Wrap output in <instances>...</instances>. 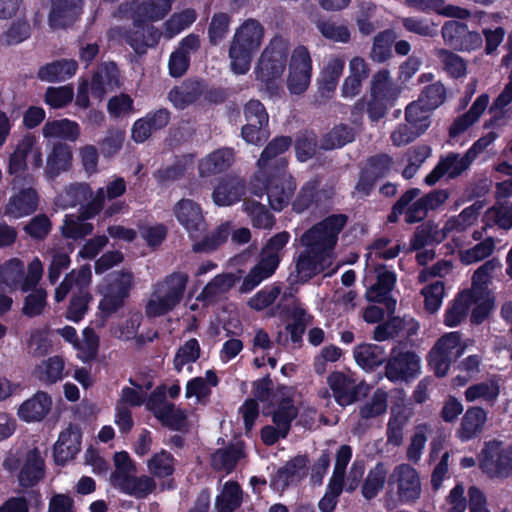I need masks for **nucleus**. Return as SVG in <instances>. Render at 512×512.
Wrapping results in <instances>:
<instances>
[{"label":"nucleus","mask_w":512,"mask_h":512,"mask_svg":"<svg viewBox=\"0 0 512 512\" xmlns=\"http://www.w3.org/2000/svg\"><path fill=\"white\" fill-rule=\"evenodd\" d=\"M312 77V59L305 46H297L291 54L286 80L287 89L292 95L305 93Z\"/></svg>","instance_id":"4468645a"},{"label":"nucleus","mask_w":512,"mask_h":512,"mask_svg":"<svg viewBox=\"0 0 512 512\" xmlns=\"http://www.w3.org/2000/svg\"><path fill=\"white\" fill-rule=\"evenodd\" d=\"M401 23L406 31L421 37L433 38L438 34V25L429 18L403 17Z\"/></svg>","instance_id":"e2e57ef3"},{"label":"nucleus","mask_w":512,"mask_h":512,"mask_svg":"<svg viewBox=\"0 0 512 512\" xmlns=\"http://www.w3.org/2000/svg\"><path fill=\"white\" fill-rule=\"evenodd\" d=\"M353 355L357 364L365 369L372 370L385 360L384 348L376 344H360L354 348Z\"/></svg>","instance_id":"de8ad7c7"},{"label":"nucleus","mask_w":512,"mask_h":512,"mask_svg":"<svg viewBox=\"0 0 512 512\" xmlns=\"http://www.w3.org/2000/svg\"><path fill=\"white\" fill-rule=\"evenodd\" d=\"M234 152L230 148H221L213 151L199 162V173L202 177L221 173L234 163Z\"/></svg>","instance_id":"c756f323"},{"label":"nucleus","mask_w":512,"mask_h":512,"mask_svg":"<svg viewBox=\"0 0 512 512\" xmlns=\"http://www.w3.org/2000/svg\"><path fill=\"white\" fill-rule=\"evenodd\" d=\"M404 5L418 12H434L445 17L464 19L470 15L464 8L445 5V0H404Z\"/></svg>","instance_id":"bb28decb"},{"label":"nucleus","mask_w":512,"mask_h":512,"mask_svg":"<svg viewBox=\"0 0 512 512\" xmlns=\"http://www.w3.org/2000/svg\"><path fill=\"white\" fill-rule=\"evenodd\" d=\"M292 144V140L287 136H280L271 141L266 148L262 151L261 156L258 160V170L254 175V182L260 180V177H265L266 171L275 169L277 171H284L286 161L280 156L289 149ZM256 189V183L253 184ZM257 194L258 191L254 190Z\"/></svg>","instance_id":"6ab92c4d"},{"label":"nucleus","mask_w":512,"mask_h":512,"mask_svg":"<svg viewBox=\"0 0 512 512\" xmlns=\"http://www.w3.org/2000/svg\"><path fill=\"white\" fill-rule=\"evenodd\" d=\"M388 394L377 389L373 395L359 407V415L362 420H369L383 415L387 411Z\"/></svg>","instance_id":"13d9d810"},{"label":"nucleus","mask_w":512,"mask_h":512,"mask_svg":"<svg viewBox=\"0 0 512 512\" xmlns=\"http://www.w3.org/2000/svg\"><path fill=\"white\" fill-rule=\"evenodd\" d=\"M345 67V59L340 56H329L318 78L319 89L322 93L330 94L335 91L339 78Z\"/></svg>","instance_id":"473e14b6"},{"label":"nucleus","mask_w":512,"mask_h":512,"mask_svg":"<svg viewBox=\"0 0 512 512\" xmlns=\"http://www.w3.org/2000/svg\"><path fill=\"white\" fill-rule=\"evenodd\" d=\"M264 34L263 25L255 19H247L235 29L228 50L230 69L234 74L244 75L250 70L253 56L262 46Z\"/></svg>","instance_id":"7ed1b4c3"},{"label":"nucleus","mask_w":512,"mask_h":512,"mask_svg":"<svg viewBox=\"0 0 512 512\" xmlns=\"http://www.w3.org/2000/svg\"><path fill=\"white\" fill-rule=\"evenodd\" d=\"M242 490L237 482H226L215 501V508L218 512H233L242 503Z\"/></svg>","instance_id":"8fccbe9b"},{"label":"nucleus","mask_w":512,"mask_h":512,"mask_svg":"<svg viewBox=\"0 0 512 512\" xmlns=\"http://www.w3.org/2000/svg\"><path fill=\"white\" fill-rule=\"evenodd\" d=\"M78 64L75 60H58L49 63L39 69L38 76L47 82L64 81L71 78L77 71Z\"/></svg>","instance_id":"a18cd8bd"},{"label":"nucleus","mask_w":512,"mask_h":512,"mask_svg":"<svg viewBox=\"0 0 512 512\" xmlns=\"http://www.w3.org/2000/svg\"><path fill=\"white\" fill-rule=\"evenodd\" d=\"M156 488L155 480L147 475L130 477L122 486L118 488L121 492L136 497L145 498Z\"/></svg>","instance_id":"4d7b16f0"},{"label":"nucleus","mask_w":512,"mask_h":512,"mask_svg":"<svg viewBox=\"0 0 512 512\" xmlns=\"http://www.w3.org/2000/svg\"><path fill=\"white\" fill-rule=\"evenodd\" d=\"M290 239L288 232H280L274 235L262 248L258 263L249 271L243 279L240 291L248 293L262 281L269 278L276 271L283 249Z\"/></svg>","instance_id":"423d86ee"},{"label":"nucleus","mask_w":512,"mask_h":512,"mask_svg":"<svg viewBox=\"0 0 512 512\" xmlns=\"http://www.w3.org/2000/svg\"><path fill=\"white\" fill-rule=\"evenodd\" d=\"M245 192L244 181L229 178L221 181L214 189L213 201L218 206H231L238 202Z\"/></svg>","instance_id":"c9c22d12"},{"label":"nucleus","mask_w":512,"mask_h":512,"mask_svg":"<svg viewBox=\"0 0 512 512\" xmlns=\"http://www.w3.org/2000/svg\"><path fill=\"white\" fill-rule=\"evenodd\" d=\"M133 286V275L128 271L110 274L98 285V293L102 295L99 309L105 315H110L122 307Z\"/></svg>","instance_id":"f8f14e48"},{"label":"nucleus","mask_w":512,"mask_h":512,"mask_svg":"<svg viewBox=\"0 0 512 512\" xmlns=\"http://www.w3.org/2000/svg\"><path fill=\"white\" fill-rule=\"evenodd\" d=\"M118 86V71L113 63L102 64L91 83L93 97L101 100L106 93L112 91Z\"/></svg>","instance_id":"f704fd0d"},{"label":"nucleus","mask_w":512,"mask_h":512,"mask_svg":"<svg viewBox=\"0 0 512 512\" xmlns=\"http://www.w3.org/2000/svg\"><path fill=\"white\" fill-rule=\"evenodd\" d=\"M134 4H129L133 14L131 16L132 23L128 27H115L110 31L112 38L119 41H125L136 52H144L148 47L155 46L161 36V33L153 26L145 23L140 18L141 12L132 7Z\"/></svg>","instance_id":"1a4fd4ad"},{"label":"nucleus","mask_w":512,"mask_h":512,"mask_svg":"<svg viewBox=\"0 0 512 512\" xmlns=\"http://www.w3.org/2000/svg\"><path fill=\"white\" fill-rule=\"evenodd\" d=\"M363 282L367 287L365 296L369 302H385L395 285L396 276L386 266L366 265Z\"/></svg>","instance_id":"2eb2a0df"},{"label":"nucleus","mask_w":512,"mask_h":512,"mask_svg":"<svg viewBox=\"0 0 512 512\" xmlns=\"http://www.w3.org/2000/svg\"><path fill=\"white\" fill-rule=\"evenodd\" d=\"M202 94V86L198 81H185L173 87L168 93V99L177 109H184L194 103Z\"/></svg>","instance_id":"79ce46f5"},{"label":"nucleus","mask_w":512,"mask_h":512,"mask_svg":"<svg viewBox=\"0 0 512 512\" xmlns=\"http://www.w3.org/2000/svg\"><path fill=\"white\" fill-rule=\"evenodd\" d=\"M289 322L286 329L290 333L291 340L298 342L307 325L310 324L312 316L298 302H294L289 312Z\"/></svg>","instance_id":"6e6d98bb"},{"label":"nucleus","mask_w":512,"mask_h":512,"mask_svg":"<svg viewBox=\"0 0 512 512\" xmlns=\"http://www.w3.org/2000/svg\"><path fill=\"white\" fill-rule=\"evenodd\" d=\"M146 406L164 425L175 430L185 426L187 411L164 400V393L157 389L146 402Z\"/></svg>","instance_id":"4be33fe9"},{"label":"nucleus","mask_w":512,"mask_h":512,"mask_svg":"<svg viewBox=\"0 0 512 512\" xmlns=\"http://www.w3.org/2000/svg\"><path fill=\"white\" fill-rule=\"evenodd\" d=\"M487 226L498 225L502 229L512 227V204L505 203L488 209L483 218Z\"/></svg>","instance_id":"774afa93"},{"label":"nucleus","mask_w":512,"mask_h":512,"mask_svg":"<svg viewBox=\"0 0 512 512\" xmlns=\"http://www.w3.org/2000/svg\"><path fill=\"white\" fill-rule=\"evenodd\" d=\"M81 433L78 428L68 427L59 435L54 446V456L58 463L73 459L80 451Z\"/></svg>","instance_id":"c85d7f7f"},{"label":"nucleus","mask_w":512,"mask_h":512,"mask_svg":"<svg viewBox=\"0 0 512 512\" xmlns=\"http://www.w3.org/2000/svg\"><path fill=\"white\" fill-rule=\"evenodd\" d=\"M307 460L298 456L281 467L271 480V487L283 491L290 483L298 481L306 475Z\"/></svg>","instance_id":"cd10ccee"},{"label":"nucleus","mask_w":512,"mask_h":512,"mask_svg":"<svg viewBox=\"0 0 512 512\" xmlns=\"http://www.w3.org/2000/svg\"><path fill=\"white\" fill-rule=\"evenodd\" d=\"M432 111L416 101L410 103L405 110V121L423 134L431 124Z\"/></svg>","instance_id":"052dcab7"},{"label":"nucleus","mask_w":512,"mask_h":512,"mask_svg":"<svg viewBox=\"0 0 512 512\" xmlns=\"http://www.w3.org/2000/svg\"><path fill=\"white\" fill-rule=\"evenodd\" d=\"M200 356V346L196 339H189L176 352L174 358V367L178 372H181L185 366L188 371H191V364L194 363Z\"/></svg>","instance_id":"69168bd1"},{"label":"nucleus","mask_w":512,"mask_h":512,"mask_svg":"<svg viewBox=\"0 0 512 512\" xmlns=\"http://www.w3.org/2000/svg\"><path fill=\"white\" fill-rule=\"evenodd\" d=\"M494 249L495 240L488 237L471 248L460 250L459 258L463 264L471 265L489 257Z\"/></svg>","instance_id":"680f3d73"},{"label":"nucleus","mask_w":512,"mask_h":512,"mask_svg":"<svg viewBox=\"0 0 512 512\" xmlns=\"http://www.w3.org/2000/svg\"><path fill=\"white\" fill-rule=\"evenodd\" d=\"M113 461L115 469L111 473L110 483L118 489L136 473V465L125 451L115 453Z\"/></svg>","instance_id":"603ef678"},{"label":"nucleus","mask_w":512,"mask_h":512,"mask_svg":"<svg viewBox=\"0 0 512 512\" xmlns=\"http://www.w3.org/2000/svg\"><path fill=\"white\" fill-rule=\"evenodd\" d=\"M346 220L342 214L329 216L301 236L300 243L305 249L296 263L300 280L306 281L332 264L338 235Z\"/></svg>","instance_id":"f257e3e1"},{"label":"nucleus","mask_w":512,"mask_h":512,"mask_svg":"<svg viewBox=\"0 0 512 512\" xmlns=\"http://www.w3.org/2000/svg\"><path fill=\"white\" fill-rule=\"evenodd\" d=\"M392 159L388 155H379L370 160L369 168L362 174L356 189L367 194L372 187V183L368 181L371 177L384 176L392 167Z\"/></svg>","instance_id":"864d4df0"},{"label":"nucleus","mask_w":512,"mask_h":512,"mask_svg":"<svg viewBox=\"0 0 512 512\" xmlns=\"http://www.w3.org/2000/svg\"><path fill=\"white\" fill-rule=\"evenodd\" d=\"M255 183L258 193L256 194L254 191V178L251 181L252 193L261 197L264 191H266L268 202L272 209L276 211H281L289 204L295 190V184L291 176L287 175L284 171H277L275 174L266 171L265 177H260V180Z\"/></svg>","instance_id":"6e6552de"},{"label":"nucleus","mask_w":512,"mask_h":512,"mask_svg":"<svg viewBox=\"0 0 512 512\" xmlns=\"http://www.w3.org/2000/svg\"><path fill=\"white\" fill-rule=\"evenodd\" d=\"M272 422L281 427L282 432H289L292 421L298 414L296 392L292 387H279L272 398Z\"/></svg>","instance_id":"a211bd4d"},{"label":"nucleus","mask_w":512,"mask_h":512,"mask_svg":"<svg viewBox=\"0 0 512 512\" xmlns=\"http://www.w3.org/2000/svg\"><path fill=\"white\" fill-rule=\"evenodd\" d=\"M464 395L467 402L481 401L488 405H494L500 395L499 381L491 378L475 383L466 389Z\"/></svg>","instance_id":"a19ab883"},{"label":"nucleus","mask_w":512,"mask_h":512,"mask_svg":"<svg viewBox=\"0 0 512 512\" xmlns=\"http://www.w3.org/2000/svg\"><path fill=\"white\" fill-rule=\"evenodd\" d=\"M187 282V274L177 272L155 284L146 303V315L158 317L172 311L182 301Z\"/></svg>","instance_id":"39448f33"},{"label":"nucleus","mask_w":512,"mask_h":512,"mask_svg":"<svg viewBox=\"0 0 512 512\" xmlns=\"http://www.w3.org/2000/svg\"><path fill=\"white\" fill-rule=\"evenodd\" d=\"M92 272L89 266H82L78 270L68 273L61 284L56 288L54 298L57 302L63 301L69 292L72 297L66 310V318L72 322H79L88 311L91 295L88 286L91 283Z\"/></svg>","instance_id":"20e7f679"},{"label":"nucleus","mask_w":512,"mask_h":512,"mask_svg":"<svg viewBox=\"0 0 512 512\" xmlns=\"http://www.w3.org/2000/svg\"><path fill=\"white\" fill-rule=\"evenodd\" d=\"M3 467L8 471L19 469L18 481L25 488L36 485L44 475V461L37 448L11 449Z\"/></svg>","instance_id":"0eeeda50"},{"label":"nucleus","mask_w":512,"mask_h":512,"mask_svg":"<svg viewBox=\"0 0 512 512\" xmlns=\"http://www.w3.org/2000/svg\"><path fill=\"white\" fill-rule=\"evenodd\" d=\"M243 456L242 444L236 443L227 449H219L213 453L211 463L214 469L230 473Z\"/></svg>","instance_id":"5fc2aeb1"},{"label":"nucleus","mask_w":512,"mask_h":512,"mask_svg":"<svg viewBox=\"0 0 512 512\" xmlns=\"http://www.w3.org/2000/svg\"><path fill=\"white\" fill-rule=\"evenodd\" d=\"M386 478L387 471L383 464L379 463L372 468L362 486L364 498L370 500L376 497L379 491L384 487Z\"/></svg>","instance_id":"0e129e2a"},{"label":"nucleus","mask_w":512,"mask_h":512,"mask_svg":"<svg viewBox=\"0 0 512 512\" xmlns=\"http://www.w3.org/2000/svg\"><path fill=\"white\" fill-rule=\"evenodd\" d=\"M397 38L393 30H385L374 37L370 57L376 62H384L391 56L392 43Z\"/></svg>","instance_id":"338daca9"},{"label":"nucleus","mask_w":512,"mask_h":512,"mask_svg":"<svg viewBox=\"0 0 512 512\" xmlns=\"http://www.w3.org/2000/svg\"><path fill=\"white\" fill-rule=\"evenodd\" d=\"M13 193L5 208V214L13 218H21L32 214L38 207L39 197L31 186L24 187L21 180H13Z\"/></svg>","instance_id":"412c9836"},{"label":"nucleus","mask_w":512,"mask_h":512,"mask_svg":"<svg viewBox=\"0 0 512 512\" xmlns=\"http://www.w3.org/2000/svg\"><path fill=\"white\" fill-rule=\"evenodd\" d=\"M290 53L289 42L276 36L261 53L254 69L256 80L261 89L269 95H276L282 88V76Z\"/></svg>","instance_id":"f03ea898"},{"label":"nucleus","mask_w":512,"mask_h":512,"mask_svg":"<svg viewBox=\"0 0 512 512\" xmlns=\"http://www.w3.org/2000/svg\"><path fill=\"white\" fill-rule=\"evenodd\" d=\"M390 484L396 486L398 500L402 504L416 501L421 495V481L418 472L409 464L397 465L389 478Z\"/></svg>","instance_id":"f3484780"},{"label":"nucleus","mask_w":512,"mask_h":512,"mask_svg":"<svg viewBox=\"0 0 512 512\" xmlns=\"http://www.w3.org/2000/svg\"><path fill=\"white\" fill-rule=\"evenodd\" d=\"M501 264L496 259H491L482 264L473 274L472 287L466 292L473 295L477 304L472 310L471 319L474 323H480L493 307V298L488 290V284L493 272L500 268Z\"/></svg>","instance_id":"9b49d317"},{"label":"nucleus","mask_w":512,"mask_h":512,"mask_svg":"<svg viewBox=\"0 0 512 512\" xmlns=\"http://www.w3.org/2000/svg\"><path fill=\"white\" fill-rule=\"evenodd\" d=\"M482 468L491 475L506 477L512 473V446L491 441L482 452Z\"/></svg>","instance_id":"aec40b11"},{"label":"nucleus","mask_w":512,"mask_h":512,"mask_svg":"<svg viewBox=\"0 0 512 512\" xmlns=\"http://www.w3.org/2000/svg\"><path fill=\"white\" fill-rule=\"evenodd\" d=\"M126 191V182L121 177L109 181L105 188H99L86 206V217H93L103 208L105 198L112 200L122 196Z\"/></svg>","instance_id":"2f4dec72"},{"label":"nucleus","mask_w":512,"mask_h":512,"mask_svg":"<svg viewBox=\"0 0 512 512\" xmlns=\"http://www.w3.org/2000/svg\"><path fill=\"white\" fill-rule=\"evenodd\" d=\"M489 103L487 95H480L473 103L470 110L463 116L457 118L450 127L449 134L451 138H457L472 126L485 111Z\"/></svg>","instance_id":"c03bdc74"},{"label":"nucleus","mask_w":512,"mask_h":512,"mask_svg":"<svg viewBox=\"0 0 512 512\" xmlns=\"http://www.w3.org/2000/svg\"><path fill=\"white\" fill-rule=\"evenodd\" d=\"M42 134L44 138L50 140L75 142L80 136V126L67 118L49 120L42 127Z\"/></svg>","instance_id":"7c9ffc66"},{"label":"nucleus","mask_w":512,"mask_h":512,"mask_svg":"<svg viewBox=\"0 0 512 512\" xmlns=\"http://www.w3.org/2000/svg\"><path fill=\"white\" fill-rule=\"evenodd\" d=\"M52 398L44 391H37L17 409L18 417L27 423L42 421L51 411Z\"/></svg>","instance_id":"b1692460"},{"label":"nucleus","mask_w":512,"mask_h":512,"mask_svg":"<svg viewBox=\"0 0 512 512\" xmlns=\"http://www.w3.org/2000/svg\"><path fill=\"white\" fill-rule=\"evenodd\" d=\"M471 160L465 154H450L440 160L437 166L426 176L425 183L427 185L436 184L442 177L455 178L465 171L470 165Z\"/></svg>","instance_id":"393cba45"},{"label":"nucleus","mask_w":512,"mask_h":512,"mask_svg":"<svg viewBox=\"0 0 512 512\" xmlns=\"http://www.w3.org/2000/svg\"><path fill=\"white\" fill-rule=\"evenodd\" d=\"M468 346L459 332L444 334L428 354V364L437 377L447 375L452 362L460 357Z\"/></svg>","instance_id":"9d476101"},{"label":"nucleus","mask_w":512,"mask_h":512,"mask_svg":"<svg viewBox=\"0 0 512 512\" xmlns=\"http://www.w3.org/2000/svg\"><path fill=\"white\" fill-rule=\"evenodd\" d=\"M64 371V359L60 356H52L43 360L34 368L33 376L44 385H52L64 378Z\"/></svg>","instance_id":"e433bc0d"},{"label":"nucleus","mask_w":512,"mask_h":512,"mask_svg":"<svg viewBox=\"0 0 512 512\" xmlns=\"http://www.w3.org/2000/svg\"><path fill=\"white\" fill-rule=\"evenodd\" d=\"M446 238H451L450 232L446 231V222L442 227L428 222L419 226L411 240V247L420 250L426 245L441 243Z\"/></svg>","instance_id":"58836bf2"},{"label":"nucleus","mask_w":512,"mask_h":512,"mask_svg":"<svg viewBox=\"0 0 512 512\" xmlns=\"http://www.w3.org/2000/svg\"><path fill=\"white\" fill-rule=\"evenodd\" d=\"M422 361L412 350L395 347L391 350L385 375L392 382H410L421 373Z\"/></svg>","instance_id":"ddd939ff"},{"label":"nucleus","mask_w":512,"mask_h":512,"mask_svg":"<svg viewBox=\"0 0 512 512\" xmlns=\"http://www.w3.org/2000/svg\"><path fill=\"white\" fill-rule=\"evenodd\" d=\"M177 221L191 237L205 230L206 223L201 206L191 199H181L173 207Z\"/></svg>","instance_id":"5701e85b"},{"label":"nucleus","mask_w":512,"mask_h":512,"mask_svg":"<svg viewBox=\"0 0 512 512\" xmlns=\"http://www.w3.org/2000/svg\"><path fill=\"white\" fill-rule=\"evenodd\" d=\"M399 94L400 89L395 83H393L388 71L382 70L374 75L371 87V97L392 105V103L398 98Z\"/></svg>","instance_id":"37998d69"},{"label":"nucleus","mask_w":512,"mask_h":512,"mask_svg":"<svg viewBox=\"0 0 512 512\" xmlns=\"http://www.w3.org/2000/svg\"><path fill=\"white\" fill-rule=\"evenodd\" d=\"M327 384L332 395L340 406H349L357 401L359 395H366L369 386L364 382H357L351 375L335 371L327 378Z\"/></svg>","instance_id":"dca6fc26"},{"label":"nucleus","mask_w":512,"mask_h":512,"mask_svg":"<svg viewBox=\"0 0 512 512\" xmlns=\"http://www.w3.org/2000/svg\"><path fill=\"white\" fill-rule=\"evenodd\" d=\"M24 264L16 258L10 259L0 267V282L9 289H22Z\"/></svg>","instance_id":"bf43d9fd"},{"label":"nucleus","mask_w":512,"mask_h":512,"mask_svg":"<svg viewBox=\"0 0 512 512\" xmlns=\"http://www.w3.org/2000/svg\"><path fill=\"white\" fill-rule=\"evenodd\" d=\"M483 207V203L477 201L446 221V231L450 232L456 246L461 245L460 235L476 223Z\"/></svg>","instance_id":"a878e982"},{"label":"nucleus","mask_w":512,"mask_h":512,"mask_svg":"<svg viewBox=\"0 0 512 512\" xmlns=\"http://www.w3.org/2000/svg\"><path fill=\"white\" fill-rule=\"evenodd\" d=\"M218 384V378L214 371L208 370L205 377H196L187 382L185 397L194 398L195 403L205 404L211 394V388Z\"/></svg>","instance_id":"ea45409f"},{"label":"nucleus","mask_w":512,"mask_h":512,"mask_svg":"<svg viewBox=\"0 0 512 512\" xmlns=\"http://www.w3.org/2000/svg\"><path fill=\"white\" fill-rule=\"evenodd\" d=\"M236 277L231 273L216 275L203 288L198 299L206 302H213L227 293L235 284Z\"/></svg>","instance_id":"3c124183"},{"label":"nucleus","mask_w":512,"mask_h":512,"mask_svg":"<svg viewBox=\"0 0 512 512\" xmlns=\"http://www.w3.org/2000/svg\"><path fill=\"white\" fill-rule=\"evenodd\" d=\"M72 160L71 148L64 143L54 144L51 153L47 157L45 172L49 178L56 177L60 172L66 171Z\"/></svg>","instance_id":"09e8293b"},{"label":"nucleus","mask_w":512,"mask_h":512,"mask_svg":"<svg viewBox=\"0 0 512 512\" xmlns=\"http://www.w3.org/2000/svg\"><path fill=\"white\" fill-rule=\"evenodd\" d=\"M487 421V412L482 407H471L465 412L457 431L462 441H467L482 432Z\"/></svg>","instance_id":"4c0bfd02"},{"label":"nucleus","mask_w":512,"mask_h":512,"mask_svg":"<svg viewBox=\"0 0 512 512\" xmlns=\"http://www.w3.org/2000/svg\"><path fill=\"white\" fill-rule=\"evenodd\" d=\"M82 0H57L53 3L48 22L51 28L59 29L72 23L78 15Z\"/></svg>","instance_id":"72a5a7b5"},{"label":"nucleus","mask_w":512,"mask_h":512,"mask_svg":"<svg viewBox=\"0 0 512 512\" xmlns=\"http://www.w3.org/2000/svg\"><path fill=\"white\" fill-rule=\"evenodd\" d=\"M477 307L475 300L473 299V295L468 292H462L459 296L453 301V303L448 306L444 315V323L448 327H455L459 325L467 316L470 308Z\"/></svg>","instance_id":"49530a36"}]
</instances>
